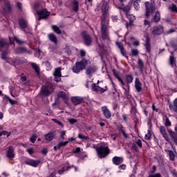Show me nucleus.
I'll list each match as a JSON object with an SVG mask.
<instances>
[{"label": "nucleus", "mask_w": 177, "mask_h": 177, "mask_svg": "<svg viewBox=\"0 0 177 177\" xmlns=\"http://www.w3.org/2000/svg\"><path fill=\"white\" fill-rule=\"evenodd\" d=\"M91 64V61L88 59H83L82 61L76 62L75 66H73L72 71L73 73L78 74L82 70H85L88 66Z\"/></svg>", "instance_id": "f257e3e1"}, {"label": "nucleus", "mask_w": 177, "mask_h": 177, "mask_svg": "<svg viewBox=\"0 0 177 177\" xmlns=\"http://www.w3.org/2000/svg\"><path fill=\"white\" fill-rule=\"evenodd\" d=\"M53 92V84L50 82H46V85L41 88L40 96H49Z\"/></svg>", "instance_id": "f03ea898"}, {"label": "nucleus", "mask_w": 177, "mask_h": 177, "mask_svg": "<svg viewBox=\"0 0 177 177\" xmlns=\"http://www.w3.org/2000/svg\"><path fill=\"white\" fill-rule=\"evenodd\" d=\"M96 151L99 158H104L105 157H107L108 154H110V149H109V147L104 145L96 148Z\"/></svg>", "instance_id": "7ed1b4c3"}, {"label": "nucleus", "mask_w": 177, "mask_h": 177, "mask_svg": "<svg viewBox=\"0 0 177 177\" xmlns=\"http://www.w3.org/2000/svg\"><path fill=\"white\" fill-rule=\"evenodd\" d=\"M105 19H103L101 22V34L102 38L103 39H109V30H107V26L109 24H104Z\"/></svg>", "instance_id": "20e7f679"}, {"label": "nucleus", "mask_w": 177, "mask_h": 177, "mask_svg": "<svg viewBox=\"0 0 177 177\" xmlns=\"http://www.w3.org/2000/svg\"><path fill=\"white\" fill-rule=\"evenodd\" d=\"M145 16L146 17H150L151 15H153L154 10H156V7L152 3H150L149 1L145 2Z\"/></svg>", "instance_id": "39448f33"}, {"label": "nucleus", "mask_w": 177, "mask_h": 177, "mask_svg": "<svg viewBox=\"0 0 177 177\" xmlns=\"http://www.w3.org/2000/svg\"><path fill=\"white\" fill-rule=\"evenodd\" d=\"M86 74L88 75V77H92L95 73H96V70H97V68L95 66V65L91 64L88 65L86 68Z\"/></svg>", "instance_id": "423d86ee"}, {"label": "nucleus", "mask_w": 177, "mask_h": 177, "mask_svg": "<svg viewBox=\"0 0 177 177\" xmlns=\"http://www.w3.org/2000/svg\"><path fill=\"white\" fill-rule=\"evenodd\" d=\"M151 31L153 35H161V34L164 33V27L161 25L154 26Z\"/></svg>", "instance_id": "0eeeda50"}, {"label": "nucleus", "mask_w": 177, "mask_h": 177, "mask_svg": "<svg viewBox=\"0 0 177 177\" xmlns=\"http://www.w3.org/2000/svg\"><path fill=\"white\" fill-rule=\"evenodd\" d=\"M37 15L39 16L38 20H42V19H48L50 15V12H48L46 9H44L40 11H37Z\"/></svg>", "instance_id": "6e6552de"}, {"label": "nucleus", "mask_w": 177, "mask_h": 177, "mask_svg": "<svg viewBox=\"0 0 177 177\" xmlns=\"http://www.w3.org/2000/svg\"><path fill=\"white\" fill-rule=\"evenodd\" d=\"M53 75L55 77V81H56V82H60L62 80V68L59 67L55 68Z\"/></svg>", "instance_id": "1a4fd4ad"}, {"label": "nucleus", "mask_w": 177, "mask_h": 177, "mask_svg": "<svg viewBox=\"0 0 177 177\" xmlns=\"http://www.w3.org/2000/svg\"><path fill=\"white\" fill-rule=\"evenodd\" d=\"M92 89H93V91H94V92H99L100 93H104V92H106V91H107V86H106L104 88L99 86H96V84H93Z\"/></svg>", "instance_id": "9d476101"}, {"label": "nucleus", "mask_w": 177, "mask_h": 177, "mask_svg": "<svg viewBox=\"0 0 177 177\" xmlns=\"http://www.w3.org/2000/svg\"><path fill=\"white\" fill-rule=\"evenodd\" d=\"M82 35L85 45L89 46L91 44H92V38H91V36L86 35V32H83Z\"/></svg>", "instance_id": "9b49d317"}, {"label": "nucleus", "mask_w": 177, "mask_h": 177, "mask_svg": "<svg viewBox=\"0 0 177 177\" xmlns=\"http://www.w3.org/2000/svg\"><path fill=\"white\" fill-rule=\"evenodd\" d=\"M160 131L166 142H169V136H168V133H167V130L164 126L160 127Z\"/></svg>", "instance_id": "f8f14e48"}, {"label": "nucleus", "mask_w": 177, "mask_h": 177, "mask_svg": "<svg viewBox=\"0 0 177 177\" xmlns=\"http://www.w3.org/2000/svg\"><path fill=\"white\" fill-rule=\"evenodd\" d=\"M7 63L12 65L21 64V63H23V60L19 58H10L8 59Z\"/></svg>", "instance_id": "ddd939ff"}, {"label": "nucleus", "mask_w": 177, "mask_h": 177, "mask_svg": "<svg viewBox=\"0 0 177 177\" xmlns=\"http://www.w3.org/2000/svg\"><path fill=\"white\" fill-rule=\"evenodd\" d=\"M113 75H115V78L118 80L119 82H120L122 86V88L125 89V88H124V85H125V82H124V80H122V78L120 77V73L117 72L115 69H113Z\"/></svg>", "instance_id": "4468645a"}, {"label": "nucleus", "mask_w": 177, "mask_h": 177, "mask_svg": "<svg viewBox=\"0 0 177 177\" xmlns=\"http://www.w3.org/2000/svg\"><path fill=\"white\" fill-rule=\"evenodd\" d=\"M102 111L105 118L108 119L111 118V112L110 111V110H109V108H107V106H102Z\"/></svg>", "instance_id": "2eb2a0df"}, {"label": "nucleus", "mask_w": 177, "mask_h": 177, "mask_svg": "<svg viewBox=\"0 0 177 177\" xmlns=\"http://www.w3.org/2000/svg\"><path fill=\"white\" fill-rule=\"evenodd\" d=\"M126 17L129 20V24H126V27H127V28H129V27H131V26H132V24L133 23V21H135L136 18L135 17V16L133 15H129V14H127V15H126Z\"/></svg>", "instance_id": "dca6fc26"}, {"label": "nucleus", "mask_w": 177, "mask_h": 177, "mask_svg": "<svg viewBox=\"0 0 177 177\" xmlns=\"http://www.w3.org/2000/svg\"><path fill=\"white\" fill-rule=\"evenodd\" d=\"M7 157L10 158V160L15 158V148H13V147H9L7 151Z\"/></svg>", "instance_id": "f3484780"}, {"label": "nucleus", "mask_w": 177, "mask_h": 177, "mask_svg": "<svg viewBox=\"0 0 177 177\" xmlns=\"http://www.w3.org/2000/svg\"><path fill=\"white\" fill-rule=\"evenodd\" d=\"M112 161L115 165H120V164H122L124 162V158L122 157L115 156L113 158Z\"/></svg>", "instance_id": "a211bd4d"}, {"label": "nucleus", "mask_w": 177, "mask_h": 177, "mask_svg": "<svg viewBox=\"0 0 177 177\" xmlns=\"http://www.w3.org/2000/svg\"><path fill=\"white\" fill-rule=\"evenodd\" d=\"M135 88L137 92H142V83L140 82V80H139V78H136Z\"/></svg>", "instance_id": "6ab92c4d"}, {"label": "nucleus", "mask_w": 177, "mask_h": 177, "mask_svg": "<svg viewBox=\"0 0 177 177\" xmlns=\"http://www.w3.org/2000/svg\"><path fill=\"white\" fill-rule=\"evenodd\" d=\"M71 100L73 104H75V106H77L78 104H80V103H82V102L84 101V99L80 97H73L71 98Z\"/></svg>", "instance_id": "aec40b11"}, {"label": "nucleus", "mask_w": 177, "mask_h": 177, "mask_svg": "<svg viewBox=\"0 0 177 177\" xmlns=\"http://www.w3.org/2000/svg\"><path fill=\"white\" fill-rule=\"evenodd\" d=\"M40 162V160H29L26 162V164H27V165H30L31 167H37V165H39Z\"/></svg>", "instance_id": "412c9836"}, {"label": "nucleus", "mask_w": 177, "mask_h": 177, "mask_svg": "<svg viewBox=\"0 0 177 177\" xmlns=\"http://www.w3.org/2000/svg\"><path fill=\"white\" fill-rule=\"evenodd\" d=\"M8 48H9V45L6 44V41L3 39H0V50H5Z\"/></svg>", "instance_id": "4be33fe9"}, {"label": "nucleus", "mask_w": 177, "mask_h": 177, "mask_svg": "<svg viewBox=\"0 0 177 177\" xmlns=\"http://www.w3.org/2000/svg\"><path fill=\"white\" fill-rule=\"evenodd\" d=\"M169 107L171 111H174V113H177V98H176L174 100L173 104H169Z\"/></svg>", "instance_id": "5701e85b"}, {"label": "nucleus", "mask_w": 177, "mask_h": 177, "mask_svg": "<svg viewBox=\"0 0 177 177\" xmlns=\"http://www.w3.org/2000/svg\"><path fill=\"white\" fill-rule=\"evenodd\" d=\"M146 43L145 44V46L147 49V52L150 53V50L151 49V46H150V38L148 35L145 36Z\"/></svg>", "instance_id": "b1692460"}, {"label": "nucleus", "mask_w": 177, "mask_h": 177, "mask_svg": "<svg viewBox=\"0 0 177 177\" xmlns=\"http://www.w3.org/2000/svg\"><path fill=\"white\" fill-rule=\"evenodd\" d=\"M55 138V133L53 132H50L45 136V139L48 142H52V140Z\"/></svg>", "instance_id": "393cba45"}, {"label": "nucleus", "mask_w": 177, "mask_h": 177, "mask_svg": "<svg viewBox=\"0 0 177 177\" xmlns=\"http://www.w3.org/2000/svg\"><path fill=\"white\" fill-rule=\"evenodd\" d=\"M19 26L21 28H26L27 27V20L24 18H21L19 20Z\"/></svg>", "instance_id": "a878e982"}, {"label": "nucleus", "mask_w": 177, "mask_h": 177, "mask_svg": "<svg viewBox=\"0 0 177 177\" xmlns=\"http://www.w3.org/2000/svg\"><path fill=\"white\" fill-rule=\"evenodd\" d=\"M120 10V13H122V12H125L126 16H128L129 14V10H131V8L129 6H127L124 8H119Z\"/></svg>", "instance_id": "bb28decb"}, {"label": "nucleus", "mask_w": 177, "mask_h": 177, "mask_svg": "<svg viewBox=\"0 0 177 177\" xmlns=\"http://www.w3.org/2000/svg\"><path fill=\"white\" fill-rule=\"evenodd\" d=\"M79 9H80V5L78 3V1L74 0L73 1V10H74V12H78Z\"/></svg>", "instance_id": "cd10ccee"}, {"label": "nucleus", "mask_w": 177, "mask_h": 177, "mask_svg": "<svg viewBox=\"0 0 177 177\" xmlns=\"http://www.w3.org/2000/svg\"><path fill=\"white\" fill-rule=\"evenodd\" d=\"M153 20L155 23H158V21L161 20V14H160V11H156L153 17Z\"/></svg>", "instance_id": "c85d7f7f"}, {"label": "nucleus", "mask_w": 177, "mask_h": 177, "mask_svg": "<svg viewBox=\"0 0 177 177\" xmlns=\"http://www.w3.org/2000/svg\"><path fill=\"white\" fill-rule=\"evenodd\" d=\"M131 2L133 3L136 10H139V8H140L139 5V3H140V0H131Z\"/></svg>", "instance_id": "c756f323"}, {"label": "nucleus", "mask_w": 177, "mask_h": 177, "mask_svg": "<svg viewBox=\"0 0 177 177\" xmlns=\"http://www.w3.org/2000/svg\"><path fill=\"white\" fill-rule=\"evenodd\" d=\"M167 152L168 153V156L171 161H174L176 155H175L174 151H172L171 150H167Z\"/></svg>", "instance_id": "7c9ffc66"}, {"label": "nucleus", "mask_w": 177, "mask_h": 177, "mask_svg": "<svg viewBox=\"0 0 177 177\" xmlns=\"http://www.w3.org/2000/svg\"><path fill=\"white\" fill-rule=\"evenodd\" d=\"M48 38L51 42H54V44H57V37L55 36L53 34H49L48 35Z\"/></svg>", "instance_id": "2f4dec72"}, {"label": "nucleus", "mask_w": 177, "mask_h": 177, "mask_svg": "<svg viewBox=\"0 0 177 177\" xmlns=\"http://www.w3.org/2000/svg\"><path fill=\"white\" fill-rule=\"evenodd\" d=\"M30 65L32 66V68L35 70V73H37V74H39L40 70L38 64L35 63H31Z\"/></svg>", "instance_id": "473e14b6"}, {"label": "nucleus", "mask_w": 177, "mask_h": 177, "mask_svg": "<svg viewBox=\"0 0 177 177\" xmlns=\"http://www.w3.org/2000/svg\"><path fill=\"white\" fill-rule=\"evenodd\" d=\"M12 10V5L10 3H6L4 5V12H10Z\"/></svg>", "instance_id": "72a5a7b5"}, {"label": "nucleus", "mask_w": 177, "mask_h": 177, "mask_svg": "<svg viewBox=\"0 0 177 177\" xmlns=\"http://www.w3.org/2000/svg\"><path fill=\"white\" fill-rule=\"evenodd\" d=\"M52 30L54 31V32H56V34H62V30H60V28H59L56 25L52 26Z\"/></svg>", "instance_id": "f704fd0d"}, {"label": "nucleus", "mask_w": 177, "mask_h": 177, "mask_svg": "<svg viewBox=\"0 0 177 177\" xmlns=\"http://www.w3.org/2000/svg\"><path fill=\"white\" fill-rule=\"evenodd\" d=\"M125 78L127 84H131L133 82V76L132 75H126Z\"/></svg>", "instance_id": "c9c22d12"}, {"label": "nucleus", "mask_w": 177, "mask_h": 177, "mask_svg": "<svg viewBox=\"0 0 177 177\" xmlns=\"http://www.w3.org/2000/svg\"><path fill=\"white\" fill-rule=\"evenodd\" d=\"M119 48L120 50V52H121L122 56H124V57H126V59H128V56H127V51H125V49L124 48V46L120 45Z\"/></svg>", "instance_id": "e433bc0d"}, {"label": "nucleus", "mask_w": 177, "mask_h": 177, "mask_svg": "<svg viewBox=\"0 0 177 177\" xmlns=\"http://www.w3.org/2000/svg\"><path fill=\"white\" fill-rule=\"evenodd\" d=\"M168 9L169 10H170V12H175L176 13H177V7L176 5L172 3L171 5L168 6Z\"/></svg>", "instance_id": "4c0bfd02"}, {"label": "nucleus", "mask_w": 177, "mask_h": 177, "mask_svg": "<svg viewBox=\"0 0 177 177\" xmlns=\"http://www.w3.org/2000/svg\"><path fill=\"white\" fill-rule=\"evenodd\" d=\"M169 63L171 67H174V66H176V60H175V58L174 57V55H171L169 57Z\"/></svg>", "instance_id": "58836bf2"}, {"label": "nucleus", "mask_w": 177, "mask_h": 177, "mask_svg": "<svg viewBox=\"0 0 177 177\" xmlns=\"http://www.w3.org/2000/svg\"><path fill=\"white\" fill-rule=\"evenodd\" d=\"M138 65L140 70H143V68H145V63H143V61L140 59H138Z\"/></svg>", "instance_id": "ea45409f"}, {"label": "nucleus", "mask_w": 177, "mask_h": 177, "mask_svg": "<svg viewBox=\"0 0 177 177\" xmlns=\"http://www.w3.org/2000/svg\"><path fill=\"white\" fill-rule=\"evenodd\" d=\"M164 121H165V127H171V122L169 121V118H168V117L165 116L164 118H163Z\"/></svg>", "instance_id": "a19ab883"}, {"label": "nucleus", "mask_w": 177, "mask_h": 177, "mask_svg": "<svg viewBox=\"0 0 177 177\" xmlns=\"http://www.w3.org/2000/svg\"><path fill=\"white\" fill-rule=\"evenodd\" d=\"M67 145H68V141L60 142L57 145V147L58 149H60L61 147H64V146H67Z\"/></svg>", "instance_id": "79ce46f5"}, {"label": "nucleus", "mask_w": 177, "mask_h": 177, "mask_svg": "<svg viewBox=\"0 0 177 177\" xmlns=\"http://www.w3.org/2000/svg\"><path fill=\"white\" fill-rule=\"evenodd\" d=\"M27 49L24 47H19L17 49V53H24V52H26Z\"/></svg>", "instance_id": "37998d69"}, {"label": "nucleus", "mask_w": 177, "mask_h": 177, "mask_svg": "<svg viewBox=\"0 0 177 177\" xmlns=\"http://www.w3.org/2000/svg\"><path fill=\"white\" fill-rule=\"evenodd\" d=\"M4 97H5L6 99H7V100L9 101L10 103V104H12V105H13V104H17V101L13 100H12V99H10V97H8V95H5Z\"/></svg>", "instance_id": "c03bdc74"}, {"label": "nucleus", "mask_w": 177, "mask_h": 177, "mask_svg": "<svg viewBox=\"0 0 177 177\" xmlns=\"http://www.w3.org/2000/svg\"><path fill=\"white\" fill-rule=\"evenodd\" d=\"M78 138H79V139H81L82 140H88V139H89V138H88V136H86L85 135H84L82 133H79Z\"/></svg>", "instance_id": "a18cd8bd"}, {"label": "nucleus", "mask_w": 177, "mask_h": 177, "mask_svg": "<svg viewBox=\"0 0 177 177\" xmlns=\"http://www.w3.org/2000/svg\"><path fill=\"white\" fill-rule=\"evenodd\" d=\"M167 131H168L169 135L171 137V140L174 139V138H176L175 132H174V131H172V129H169Z\"/></svg>", "instance_id": "49530a36"}, {"label": "nucleus", "mask_w": 177, "mask_h": 177, "mask_svg": "<svg viewBox=\"0 0 177 177\" xmlns=\"http://www.w3.org/2000/svg\"><path fill=\"white\" fill-rule=\"evenodd\" d=\"M145 139H146V140H150L151 139V132L150 130L147 131V133L145 135Z\"/></svg>", "instance_id": "de8ad7c7"}, {"label": "nucleus", "mask_w": 177, "mask_h": 177, "mask_svg": "<svg viewBox=\"0 0 177 177\" xmlns=\"http://www.w3.org/2000/svg\"><path fill=\"white\" fill-rule=\"evenodd\" d=\"M47 70H52V65L50 64V63L48 61H46L44 62Z\"/></svg>", "instance_id": "09e8293b"}, {"label": "nucleus", "mask_w": 177, "mask_h": 177, "mask_svg": "<svg viewBox=\"0 0 177 177\" xmlns=\"http://www.w3.org/2000/svg\"><path fill=\"white\" fill-rule=\"evenodd\" d=\"M30 142H32V143H35V140H37V133H34L30 139Z\"/></svg>", "instance_id": "8fccbe9b"}, {"label": "nucleus", "mask_w": 177, "mask_h": 177, "mask_svg": "<svg viewBox=\"0 0 177 177\" xmlns=\"http://www.w3.org/2000/svg\"><path fill=\"white\" fill-rule=\"evenodd\" d=\"M131 54L133 56H138V55H139V50H138V49H132Z\"/></svg>", "instance_id": "3c124183"}, {"label": "nucleus", "mask_w": 177, "mask_h": 177, "mask_svg": "<svg viewBox=\"0 0 177 177\" xmlns=\"http://www.w3.org/2000/svg\"><path fill=\"white\" fill-rule=\"evenodd\" d=\"M173 32H175V29L171 28V29H169V30L166 31V32H165V35H169V34H172Z\"/></svg>", "instance_id": "603ef678"}, {"label": "nucleus", "mask_w": 177, "mask_h": 177, "mask_svg": "<svg viewBox=\"0 0 177 177\" xmlns=\"http://www.w3.org/2000/svg\"><path fill=\"white\" fill-rule=\"evenodd\" d=\"M52 121L55 122V124H57L58 125H60L61 127H63V123L62 122L57 120V119H52Z\"/></svg>", "instance_id": "864d4df0"}, {"label": "nucleus", "mask_w": 177, "mask_h": 177, "mask_svg": "<svg viewBox=\"0 0 177 177\" xmlns=\"http://www.w3.org/2000/svg\"><path fill=\"white\" fill-rule=\"evenodd\" d=\"M1 59H3V60H8V53H3L1 55Z\"/></svg>", "instance_id": "5fc2aeb1"}, {"label": "nucleus", "mask_w": 177, "mask_h": 177, "mask_svg": "<svg viewBox=\"0 0 177 177\" xmlns=\"http://www.w3.org/2000/svg\"><path fill=\"white\" fill-rule=\"evenodd\" d=\"M68 121L70 124H75L77 122V119H68Z\"/></svg>", "instance_id": "6e6d98bb"}, {"label": "nucleus", "mask_w": 177, "mask_h": 177, "mask_svg": "<svg viewBox=\"0 0 177 177\" xmlns=\"http://www.w3.org/2000/svg\"><path fill=\"white\" fill-rule=\"evenodd\" d=\"M27 151H28V154H30V155L34 154V153H35L34 149H32V148L28 149Z\"/></svg>", "instance_id": "4d7b16f0"}, {"label": "nucleus", "mask_w": 177, "mask_h": 177, "mask_svg": "<svg viewBox=\"0 0 177 177\" xmlns=\"http://www.w3.org/2000/svg\"><path fill=\"white\" fill-rule=\"evenodd\" d=\"M59 97H62L64 99L66 97V94L64 92H61L58 94Z\"/></svg>", "instance_id": "13d9d810"}, {"label": "nucleus", "mask_w": 177, "mask_h": 177, "mask_svg": "<svg viewBox=\"0 0 177 177\" xmlns=\"http://www.w3.org/2000/svg\"><path fill=\"white\" fill-rule=\"evenodd\" d=\"M2 135H6L7 136H10V134L9 133H8L7 131H3L0 132V136H2Z\"/></svg>", "instance_id": "bf43d9fd"}, {"label": "nucleus", "mask_w": 177, "mask_h": 177, "mask_svg": "<svg viewBox=\"0 0 177 177\" xmlns=\"http://www.w3.org/2000/svg\"><path fill=\"white\" fill-rule=\"evenodd\" d=\"M86 55V52H85V50H80V56H81L82 57H85Z\"/></svg>", "instance_id": "052dcab7"}, {"label": "nucleus", "mask_w": 177, "mask_h": 177, "mask_svg": "<svg viewBox=\"0 0 177 177\" xmlns=\"http://www.w3.org/2000/svg\"><path fill=\"white\" fill-rule=\"evenodd\" d=\"M66 171V169H64V167H62V169L58 171V174L59 175H63V174H64V171Z\"/></svg>", "instance_id": "680f3d73"}, {"label": "nucleus", "mask_w": 177, "mask_h": 177, "mask_svg": "<svg viewBox=\"0 0 177 177\" xmlns=\"http://www.w3.org/2000/svg\"><path fill=\"white\" fill-rule=\"evenodd\" d=\"M38 8H39V3H36L33 5V8L35 9V10H37Z\"/></svg>", "instance_id": "e2e57ef3"}, {"label": "nucleus", "mask_w": 177, "mask_h": 177, "mask_svg": "<svg viewBox=\"0 0 177 177\" xmlns=\"http://www.w3.org/2000/svg\"><path fill=\"white\" fill-rule=\"evenodd\" d=\"M66 136V131H62L61 132V138L62 139H64V136Z\"/></svg>", "instance_id": "0e129e2a"}, {"label": "nucleus", "mask_w": 177, "mask_h": 177, "mask_svg": "<svg viewBox=\"0 0 177 177\" xmlns=\"http://www.w3.org/2000/svg\"><path fill=\"white\" fill-rule=\"evenodd\" d=\"M80 151H81V148L77 147V148H76V149L73 151V153H80Z\"/></svg>", "instance_id": "69168bd1"}, {"label": "nucleus", "mask_w": 177, "mask_h": 177, "mask_svg": "<svg viewBox=\"0 0 177 177\" xmlns=\"http://www.w3.org/2000/svg\"><path fill=\"white\" fill-rule=\"evenodd\" d=\"M136 143H137L138 146H139V147H142V140H138Z\"/></svg>", "instance_id": "338daca9"}, {"label": "nucleus", "mask_w": 177, "mask_h": 177, "mask_svg": "<svg viewBox=\"0 0 177 177\" xmlns=\"http://www.w3.org/2000/svg\"><path fill=\"white\" fill-rule=\"evenodd\" d=\"M127 168V166L125 165H122L119 166V169H125Z\"/></svg>", "instance_id": "774afa93"}]
</instances>
